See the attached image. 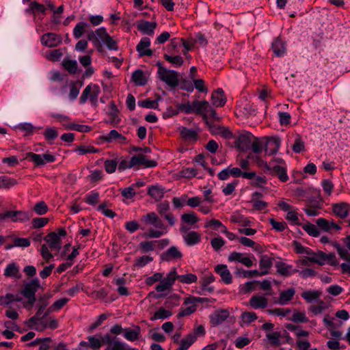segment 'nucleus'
<instances>
[{"label":"nucleus","mask_w":350,"mask_h":350,"mask_svg":"<svg viewBox=\"0 0 350 350\" xmlns=\"http://www.w3.org/2000/svg\"><path fill=\"white\" fill-rule=\"evenodd\" d=\"M130 348L129 345L123 342L122 341H120L117 338H116L112 344H111L110 347H107V348L105 350H129Z\"/></svg>","instance_id":"48"},{"label":"nucleus","mask_w":350,"mask_h":350,"mask_svg":"<svg viewBox=\"0 0 350 350\" xmlns=\"http://www.w3.org/2000/svg\"><path fill=\"white\" fill-rule=\"evenodd\" d=\"M267 171H269V174L277 176L283 183L286 182L289 179L286 166L275 165L267 167Z\"/></svg>","instance_id":"11"},{"label":"nucleus","mask_w":350,"mask_h":350,"mask_svg":"<svg viewBox=\"0 0 350 350\" xmlns=\"http://www.w3.org/2000/svg\"><path fill=\"white\" fill-rule=\"evenodd\" d=\"M89 341L90 347L92 349H98L102 347L100 341V334L94 336H90L88 337Z\"/></svg>","instance_id":"49"},{"label":"nucleus","mask_w":350,"mask_h":350,"mask_svg":"<svg viewBox=\"0 0 350 350\" xmlns=\"http://www.w3.org/2000/svg\"><path fill=\"white\" fill-rule=\"evenodd\" d=\"M46 141L49 144H53V141L58 137V131L55 127H47L43 133Z\"/></svg>","instance_id":"43"},{"label":"nucleus","mask_w":350,"mask_h":350,"mask_svg":"<svg viewBox=\"0 0 350 350\" xmlns=\"http://www.w3.org/2000/svg\"><path fill=\"white\" fill-rule=\"evenodd\" d=\"M228 260L229 262H240L247 267H251L253 265V261L250 258L245 256L243 254L237 252H231L228 257Z\"/></svg>","instance_id":"18"},{"label":"nucleus","mask_w":350,"mask_h":350,"mask_svg":"<svg viewBox=\"0 0 350 350\" xmlns=\"http://www.w3.org/2000/svg\"><path fill=\"white\" fill-rule=\"evenodd\" d=\"M153 260V258L150 256H142L135 260L134 266L137 268L145 267Z\"/></svg>","instance_id":"51"},{"label":"nucleus","mask_w":350,"mask_h":350,"mask_svg":"<svg viewBox=\"0 0 350 350\" xmlns=\"http://www.w3.org/2000/svg\"><path fill=\"white\" fill-rule=\"evenodd\" d=\"M150 45V40L147 37H144L141 39L140 42L136 46V49L139 53L140 57L151 56L153 53L151 49H148Z\"/></svg>","instance_id":"20"},{"label":"nucleus","mask_w":350,"mask_h":350,"mask_svg":"<svg viewBox=\"0 0 350 350\" xmlns=\"http://www.w3.org/2000/svg\"><path fill=\"white\" fill-rule=\"evenodd\" d=\"M100 139L108 143L118 142L119 144H125L126 142V137L116 130H111L108 134L102 135Z\"/></svg>","instance_id":"17"},{"label":"nucleus","mask_w":350,"mask_h":350,"mask_svg":"<svg viewBox=\"0 0 350 350\" xmlns=\"http://www.w3.org/2000/svg\"><path fill=\"white\" fill-rule=\"evenodd\" d=\"M44 241L47 243L48 245L44 244L42 245L40 254L42 257L49 262L53 258L51 252H58L61 249V239L55 232H51L44 238Z\"/></svg>","instance_id":"2"},{"label":"nucleus","mask_w":350,"mask_h":350,"mask_svg":"<svg viewBox=\"0 0 350 350\" xmlns=\"http://www.w3.org/2000/svg\"><path fill=\"white\" fill-rule=\"evenodd\" d=\"M250 305L254 309H264L268 306V299L262 295H254L250 299Z\"/></svg>","instance_id":"22"},{"label":"nucleus","mask_w":350,"mask_h":350,"mask_svg":"<svg viewBox=\"0 0 350 350\" xmlns=\"http://www.w3.org/2000/svg\"><path fill=\"white\" fill-rule=\"evenodd\" d=\"M193 110L196 111L197 113L203 114V119L206 120L207 115L206 111L208 108H210V104L208 101H198L194 100L193 102Z\"/></svg>","instance_id":"27"},{"label":"nucleus","mask_w":350,"mask_h":350,"mask_svg":"<svg viewBox=\"0 0 350 350\" xmlns=\"http://www.w3.org/2000/svg\"><path fill=\"white\" fill-rule=\"evenodd\" d=\"M215 271L221 277L225 284H229L232 282V275L226 265H217L215 267Z\"/></svg>","instance_id":"21"},{"label":"nucleus","mask_w":350,"mask_h":350,"mask_svg":"<svg viewBox=\"0 0 350 350\" xmlns=\"http://www.w3.org/2000/svg\"><path fill=\"white\" fill-rule=\"evenodd\" d=\"M238 275H243V278H253L254 276H263L267 275L266 271H259L256 269L255 270H244V269H238L236 272Z\"/></svg>","instance_id":"45"},{"label":"nucleus","mask_w":350,"mask_h":350,"mask_svg":"<svg viewBox=\"0 0 350 350\" xmlns=\"http://www.w3.org/2000/svg\"><path fill=\"white\" fill-rule=\"evenodd\" d=\"M183 238L187 245H194L201 241L200 234L196 231H189L183 235Z\"/></svg>","instance_id":"31"},{"label":"nucleus","mask_w":350,"mask_h":350,"mask_svg":"<svg viewBox=\"0 0 350 350\" xmlns=\"http://www.w3.org/2000/svg\"><path fill=\"white\" fill-rule=\"evenodd\" d=\"M172 312L170 310H166L164 308H159L154 314L150 318V320L154 321L159 319H166L171 317Z\"/></svg>","instance_id":"40"},{"label":"nucleus","mask_w":350,"mask_h":350,"mask_svg":"<svg viewBox=\"0 0 350 350\" xmlns=\"http://www.w3.org/2000/svg\"><path fill=\"white\" fill-rule=\"evenodd\" d=\"M31 217V213L23 211H8L4 213H0V220L10 219L13 222H25Z\"/></svg>","instance_id":"6"},{"label":"nucleus","mask_w":350,"mask_h":350,"mask_svg":"<svg viewBox=\"0 0 350 350\" xmlns=\"http://www.w3.org/2000/svg\"><path fill=\"white\" fill-rule=\"evenodd\" d=\"M48 206L44 201L38 202L33 207V211L40 215H44L48 211Z\"/></svg>","instance_id":"64"},{"label":"nucleus","mask_w":350,"mask_h":350,"mask_svg":"<svg viewBox=\"0 0 350 350\" xmlns=\"http://www.w3.org/2000/svg\"><path fill=\"white\" fill-rule=\"evenodd\" d=\"M273 258L267 255L261 256L259 260V266L261 269L260 271H266L267 275L269 273V270L273 266Z\"/></svg>","instance_id":"37"},{"label":"nucleus","mask_w":350,"mask_h":350,"mask_svg":"<svg viewBox=\"0 0 350 350\" xmlns=\"http://www.w3.org/2000/svg\"><path fill=\"white\" fill-rule=\"evenodd\" d=\"M165 192V188L160 185H153L149 187L148 193L155 200H161Z\"/></svg>","instance_id":"34"},{"label":"nucleus","mask_w":350,"mask_h":350,"mask_svg":"<svg viewBox=\"0 0 350 350\" xmlns=\"http://www.w3.org/2000/svg\"><path fill=\"white\" fill-rule=\"evenodd\" d=\"M40 288V281L38 278H34L24 285V288L21 291V293L28 299L24 304L25 308L27 309L32 308L36 301V293Z\"/></svg>","instance_id":"4"},{"label":"nucleus","mask_w":350,"mask_h":350,"mask_svg":"<svg viewBox=\"0 0 350 350\" xmlns=\"http://www.w3.org/2000/svg\"><path fill=\"white\" fill-rule=\"evenodd\" d=\"M316 223L319 228L326 232L331 231L332 230H338L340 229V227L337 224L333 221H329L324 218L318 219Z\"/></svg>","instance_id":"28"},{"label":"nucleus","mask_w":350,"mask_h":350,"mask_svg":"<svg viewBox=\"0 0 350 350\" xmlns=\"http://www.w3.org/2000/svg\"><path fill=\"white\" fill-rule=\"evenodd\" d=\"M179 133L182 138L187 142H196L198 137V133L193 130L185 126H181L178 129Z\"/></svg>","instance_id":"25"},{"label":"nucleus","mask_w":350,"mask_h":350,"mask_svg":"<svg viewBox=\"0 0 350 350\" xmlns=\"http://www.w3.org/2000/svg\"><path fill=\"white\" fill-rule=\"evenodd\" d=\"M197 337L192 334H189L180 342V346L176 350H187L189 347L196 340Z\"/></svg>","instance_id":"42"},{"label":"nucleus","mask_w":350,"mask_h":350,"mask_svg":"<svg viewBox=\"0 0 350 350\" xmlns=\"http://www.w3.org/2000/svg\"><path fill=\"white\" fill-rule=\"evenodd\" d=\"M156 65L159 68L157 72L159 77L162 81H164L170 87H176L178 85V77L176 71L165 68L159 62H157Z\"/></svg>","instance_id":"5"},{"label":"nucleus","mask_w":350,"mask_h":350,"mask_svg":"<svg viewBox=\"0 0 350 350\" xmlns=\"http://www.w3.org/2000/svg\"><path fill=\"white\" fill-rule=\"evenodd\" d=\"M302 228L310 236L317 237L319 236V231L317 226L312 224L302 225Z\"/></svg>","instance_id":"59"},{"label":"nucleus","mask_w":350,"mask_h":350,"mask_svg":"<svg viewBox=\"0 0 350 350\" xmlns=\"http://www.w3.org/2000/svg\"><path fill=\"white\" fill-rule=\"evenodd\" d=\"M350 206L346 202L333 204L332 210L335 215L343 219L346 218L349 212Z\"/></svg>","instance_id":"26"},{"label":"nucleus","mask_w":350,"mask_h":350,"mask_svg":"<svg viewBox=\"0 0 350 350\" xmlns=\"http://www.w3.org/2000/svg\"><path fill=\"white\" fill-rule=\"evenodd\" d=\"M131 165H143L146 167H152L157 165V162L154 160H149L144 154H137L131 157Z\"/></svg>","instance_id":"19"},{"label":"nucleus","mask_w":350,"mask_h":350,"mask_svg":"<svg viewBox=\"0 0 350 350\" xmlns=\"http://www.w3.org/2000/svg\"><path fill=\"white\" fill-rule=\"evenodd\" d=\"M198 280L197 276L193 273H187L185 275H178V280L184 284H191L196 282Z\"/></svg>","instance_id":"56"},{"label":"nucleus","mask_w":350,"mask_h":350,"mask_svg":"<svg viewBox=\"0 0 350 350\" xmlns=\"http://www.w3.org/2000/svg\"><path fill=\"white\" fill-rule=\"evenodd\" d=\"M141 335V328L138 325L133 326V328H124V338L130 341L134 342L139 338Z\"/></svg>","instance_id":"23"},{"label":"nucleus","mask_w":350,"mask_h":350,"mask_svg":"<svg viewBox=\"0 0 350 350\" xmlns=\"http://www.w3.org/2000/svg\"><path fill=\"white\" fill-rule=\"evenodd\" d=\"M229 317V312L227 310H218L212 313L210 318V323L212 326H217L225 321Z\"/></svg>","instance_id":"15"},{"label":"nucleus","mask_w":350,"mask_h":350,"mask_svg":"<svg viewBox=\"0 0 350 350\" xmlns=\"http://www.w3.org/2000/svg\"><path fill=\"white\" fill-rule=\"evenodd\" d=\"M25 159H29L33 162L37 167L43 166L47 163H53L55 160V156L48 152L43 154H38L29 152L25 154Z\"/></svg>","instance_id":"8"},{"label":"nucleus","mask_w":350,"mask_h":350,"mask_svg":"<svg viewBox=\"0 0 350 350\" xmlns=\"http://www.w3.org/2000/svg\"><path fill=\"white\" fill-rule=\"evenodd\" d=\"M215 280V277L211 273H204L200 278V283L201 284L202 288L204 291L208 293H213L214 288L213 286H208L209 284Z\"/></svg>","instance_id":"30"},{"label":"nucleus","mask_w":350,"mask_h":350,"mask_svg":"<svg viewBox=\"0 0 350 350\" xmlns=\"http://www.w3.org/2000/svg\"><path fill=\"white\" fill-rule=\"evenodd\" d=\"M181 219L184 223L194 224L198 221L196 214L193 212L185 213L181 215Z\"/></svg>","instance_id":"58"},{"label":"nucleus","mask_w":350,"mask_h":350,"mask_svg":"<svg viewBox=\"0 0 350 350\" xmlns=\"http://www.w3.org/2000/svg\"><path fill=\"white\" fill-rule=\"evenodd\" d=\"M254 135L247 131L240 133L235 138V147L241 151H246L250 148L254 140Z\"/></svg>","instance_id":"9"},{"label":"nucleus","mask_w":350,"mask_h":350,"mask_svg":"<svg viewBox=\"0 0 350 350\" xmlns=\"http://www.w3.org/2000/svg\"><path fill=\"white\" fill-rule=\"evenodd\" d=\"M87 38L99 51H102L103 45H105L109 50L116 51L118 49L117 42L109 35L104 27L98 28L94 31H88Z\"/></svg>","instance_id":"1"},{"label":"nucleus","mask_w":350,"mask_h":350,"mask_svg":"<svg viewBox=\"0 0 350 350\" xmlns=\"http://www.w3.org/2000/svg\"><path fill=\"white\" fill-rule=\"evenodd\" d=\"M40 40L43 45L49 48L58 46L62 41V38L54 33H44L42 36Z\"/></svg>","instance_id":"12"},{"label":"nucleus","mask_w":350,"mask_h":350,"mask_svg":"<svg viewBox=\"0 0 350 350\" xmlns=\"http://www.w3.org/2000/svg\"><path fill=\"white\" fill-rule=\"evenodd\" d=\"M157 27L156 22H149L147 21L142 20L138 21L137 24V29L143 34L152 36L154 33V29Z\"/></svg>","instance_id":"16"},{"label":"nucleus","mask_w":350,"mask_h":350,"mask_svg":"<svg viewBox=\"0 0 350 350\" xmlns=\"http://www.w3.org/2000/svg\"><path fill=\"white\" fill-rule=\"evenodd\" d=\"M16 180L12 178L5 176L0 177V188L1 189H8L16 185Z\"/></svg>","instance_id":"54"},{"label":"nucleus","mask_w":350,"mask_h":350,"mask_svg":"<svg viewBox=\"0 0 350 350\" xmlns=\"http://www.w3.org/2000/svg\"><path fill=\"white\" fill-rule=\"evenodd\" d=\"M182 257L183 254L178 250V247L175 246H171L160 255L161 260L167 262L180 259Z\"/></svg>","instance_id":"13"},{"label":"nucleus","mask_w":350,"mask_h":350,"mask_svg":"<svg viewBox=\"0 0 350 350\" xmlns=\"http://www.w3.org/2000/svg\"><path fill=\"white\" fill-rule=\"evenodd\" d=\"M18 273L19 266L15 262L8 264L4 270V275L5 277H13L18 278Z\"/></svg>","instance_id":"41"},{"label":"nucleus","mask_w":350,"mask_h":350,"mask_svg":"<svg viewBox=\"0 0 350 350\" xmlns=\"http://www.w3.org/2000/svg\"><path fill=\"white\" fill-rule=\"evenodd\" d=\"M119 113V110L118 109L116 105H115L113 101H111L109 103V111L107 113L110 120L112 122H116L117 120V118Z\"/></svg>","instance_id":"62"},{"label":"nucleus","mask_w":350,"mask_h":350,"mask_svg":"<svg viewBox=\"0 0 350 350\" xmlns=\"http://www.w3.org/2000/svg\"><path fill=\"white\" fill-rule=\"evenodd\" d=\"M309 253L310 254H307L309 256L308 260L310 262L317 263L319 265H323V260H325V252L322 251L314 252L309 248Z\"/></svg>","instance_id":"38"},{"label":"nucleus","mask_w":350,"mask_h":350,"mask_svg":"<svg viewBox=\"0 0 350 350\" xmlns=\"http://www.w3.org/2000/svg\"><path fill=\"white\" fill-rule=\"evenodd\" d=\"M141 221L145 223L146 225H150L156 228H164L166 226L163 224L160 218L154 212L149 213L144 215Z\"/></svg>","instance_id":"14"},{"label":"nucleus","mask_w":350,"mask_h":350,"mask_svg":"<svg viewBox=\"0 0 350 350\" xmlns=\"http://www.w3.org/2000/svg\"><path fill=\"white\" fill-rule=\"evenodd\" d=\"M68 299L64 297L61 298L56 301H55L46 311L44 314L42 318L46 317L49 314L55 311L59 310L62 308L68 301Z\"/></svg>","instance_id":"36"},{"label":"nucleus","mask_w":350,"mask_h":350,"mask_svg":"<svg viewBox=\"0 0 350 350\" xmlns=\"http://www.w3.org/2000/svg\"><path fill=\"white\" fill-rule=\"evenodd\" d=\"M164 58L166 61L177 67L181 66L184 62L183 57L180 55L171 56L167 54H165Z\"/></svg>","instance_id":"57"},{"label":"nucleus","mask_w":350,"mask_h":350,"mask_svg":"<svg viewBox=\"0 0 350 350\" xmlns=\"http://www.w3.org/2000/svg\"><path fill=\"white\" fill-rule=\"evenodd\" d=\"M118 161L116 159H107L104 162V167L107 173L112 174L116 172Z\"/></svg>","instance_id":"50"},{"label":"nucleus","mask_w":350,"mask_h":350,"mask_svg":"<svg viewBox=\"0 0 350 350\" xmlns=\"http://www.w3.org/2000/svg\"><path fill=\"white\" fill-rule=\"evenodd\" d=\"M294 152L299 153L304 149V143L299 135L296 136L295 143L292 146Z\"/></svg>","instance_id":"61"},{"label":"nucleus","mask_w":350,"mask_h":350,"mask_svg":"<svg viewBox=\"0 0 350 350\" xmlns=\"http://www.w3.org/2000/svg\"><path fill=\"white\" fill-rule=\"evenodd\" d=\"M211 100L213 105L216 107H222L226 102V98L221 88H218L212 93Z\"/></svg>","instance_id":"24"},{"label":"nucleus","mask_w":350,"mask_h":350,"mask_svg":"<svg viewBox=\"0 0 350 350\" xmlns=\"http://www.w3.org/2000/svg\"><path fill=\"white\" fill-rule=\"evenodd\" d=\"M277 272L284 276H289L298 271L297 269H293L292 265H287L283 262H278L275 264Z\"/></svg>","instance_id":"29"},{"label":"nucleus","mask_w":350,"mask_h":350,"mask_svg":"<svg viewBox=\"0 0 350 350\" xmlns=\"http://www.w3.org/2000/svg\"><path fill=\"white\" fill-rule=\"evenodd\" d=\"M64 68L71 74H75L77 70V62L76 60L65 58L62 62Z\"/></svg>","instance_id":"47"},{"label":"nucleus","mask_w":350,"mask_h":350,"mask_svg":"<svg viewBox=\"0 0 350 350\" xmlns=\"http://www.w3.org/2000/svg\"><path fill=\"white\" fill-rule=\"evenodd\" d=\"M280 144L281 142L278 137H271L267 139L266 144H264L262 140L254 137L250 148L254 153L259 154L265 149L266 154L271 155L278 151Z\"/></svg>","instance_id":"3"},{"label":"nucleus","mask_w":350,"mask_h":350,"mask_svg":"<svg viewBox=\"0 0 350 350\" xmlns=\"http://www.w3.org/2000/svg\"><path fill=\"white\" fill-rule=\"evenodd\" d=\"M100 92V87L98 85H88L83 90L80 96V104H85L87 102L88 98H90V101L92 103L95 104L97 101Z\"/></svg>","instance_id":"7"},{"label":"nucleus","mask_w":350,"mask_h":350,"mask_svg":"<svg viewBox=\"0 0 350 350\" xmlns=\"http://www.w3.org/2000/svg\"><path fill=\"white\" fill-rule=\"evenodd\" d=\"M334 317H329L328 315L325 316L323 319L324 326L330 330V334L333 337L337 339H342V332L334 330L335 329L340 327L342 325V323L341 321L335 323L334 322Z\"/></svg>","instance_id":"10"},{"label":"nucleus","mask_w":350,"mask_h":350,"mask_svg":"<svg viewBox=\"0 0 350 350\" xmlns=\"http://www.w3.org/2000/svg\"><path fill=\"white\" fill-rule=\"evenodd\" d=\"M271 48L274 54L278 57L283 56L286 53L284 43L279 38L274 40Z\"/></svg>","instance_id":"35"},{"label":"nucleus","mask_w":350,"mask_h":350,"mask_svg":"<svg viewBox=\"0 0 350 350\" xmlns=\"http://www.w3.org/2000/svg\"><path fill=\"white\" fill-rule=\"evenodd\" d=\"M64 127L66 129L77 131L81 133H88L91 131V127L89 126L78 124L72 122L64 124Z\"/></svg>","instance_id":"46"},{"label":"nucleus","mask_w":350,"mask_h":350,"mask_svg":"<svg viewBox=\"0 0 350 350\" xmlns=\"http://www.w3.org/2000/svg\"><path fill=\"white\" fill-rule=\"evenodd\" d=\"M82 85V83H79V85H77V83L71 82L70 90L68 95V97L71 100H74L77 98Z\"/></svg>","instance_id":"55"},{"label":"nucleus","mask_w":350,"mask_h":350,"mask_svg":"<svg viewBox=\"0 0 350 350\" xmlns=\"http://www.w3.org/2000/svg\"><path fill=\"white\" fill-rule=\"evenodd\" d=\"M90 25L86 22L78 23L73 29V36L75 39H79L85 33V29L89 28Z\"/></svg>","instance_id":"39"},{"label":"nucleus","mask_w":350,"mask_h":350,"mask_svg":"<svg viewBox=\"0 0 350 350\" xmlns=\"http://www.w3.org/2000/svg\"><path fill=\"white\" fill-rule=\"evenodd\" d=\"M197 175L196 170L193 167L183 169L179 172V176L182 178H191Z\"/></svg>","instance_id":"63"},{"label":"nucleus","mask_w":350,"mask_h":350,"mask_svg":"<svg viewBox=\"0 0 350 350\" xmlns=\"http://www.w3.org/2000/svg\"><path fill=\"white\" fill-rule=\"evenodd\" d=\"M267 338L269 340L270 344L273 346H280V333L278 332H273L266 334Z\"/></svg>","instance_id":"53"},{"label":"nucleus","mask_w":350,"mask_h":350,"mask_svg":"<svg viewBox=\"0 0 350 350\" xmlns=\"http://www.w3.org/2000/svg\"><path fill=\"white\" fill-rule=\"evenodd\" d=\"M178 275L176 272V268H173L171 271L167 274L165 278H162V280L170 284V286H172L176 280H178Z\"/></svg>","instance_id":"60"},{"label":"nucleus","mask_w":350,"mask_h":350,"mask_svg":"<svg viewBox=\"0 0 350 350\" xmlns=\"http://www.w3.org/2000/svg\"><path fill=\"white\" fill-rule=\"evenodd\" d=\"M132 81L138 86L145 85L147 83L146 77L143 70L137 69L132 73Z\"/></svg>","instance_id":"33"},{"label":"nucleus","mask_w":350,"mask_h":350,"mask_svg":"<svg viewBox=\"0 0 350 350\" xmlns=\"http://www.w3.org/2000/svg\"><path fill=\"white\" fill-rule=\"evenodd\" d=\"M171 288H172V286H170V284H167V282H165L163 280H161L160 281L159 284H158L155 287V290L158 293H161V294L156 295L155 297L160 298L161 297L165 296L166 294L163 293L166 291L170 290Z\"/></svg>","instance_id":"52"},{"label":"nucleus","mask_w":350,"mask_h":350,"mask_svg":"<svg viewBox=\"0 0 350 350\" xmlns=\"http://www.w3.org/2000/svg\"><path fill=\"white\" fill-rule=\"evenodd\" d=\"M295 294V290L293 288L282 291L280 294L278 304L282 306L287 304L293 298Z\"/></svg>","instance_id":"32"},{"label":"nucleus","mask_w":350,"mask_h":350,"mask_svg":"<svg viewBox=\"0 0 350 350\" xmlns=\"http://www.w3.org/2000/svg\"><path fill=\"white\" fill-rule=\"evenodd\" d=\"M157 230H153L152 228L148 229L147 232H144L143 237L148 238H159L167 232V228H157Z\"/></svg>","instance_id":"44"}]
</instances>
